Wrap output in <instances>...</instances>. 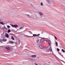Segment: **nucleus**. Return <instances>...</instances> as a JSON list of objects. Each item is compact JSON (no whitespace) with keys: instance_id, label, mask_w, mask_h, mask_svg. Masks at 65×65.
Returning a JSON list of instances; mask_svg holds the SVG:
<instances>
[{"instance_id":"f257e3e1","label":"nucleus","mask_w":65,"mask_h":65,"mask_svg":"<svg viewBox=\"0 0 65 65\" xmlns=\"http://www.w3.org/2000/svg\"><path fill=\"white\" fill-rule=\"evenodd\" d=\"M48 44L49 46L47 48V50L46 52H49L50 54H51V53H53V51H52V50L51 48V47L50 46V45H51V42L50 40H48Z\"/></svg>"},{"instance_id":"f03ea898","label":"nucleus","mask_w":65,"mask_h":65,"mask_svg":"<svg viewBox=\"0 0 65 65\" xmlns=\"http://www.w3.org/2000/svg\"><path fill=\"white\" fill-rule=\"evenodd\" d=\"M46 1L49 4H51L52 2V0H46Z\"/></svg>"},{"instance_id":"7ed1b4c3","label":"nucleus","mask_w":65,"mask_h":65,"mask_svg":"<svg viewBox=\"0 0 65 65\" xmlns=\"http://www.w3.org/2000/svg\"><path fill=\"white\" fill-rule=\"evenodd\" d=\"M10 25L12 27H14V28H18V26L17 25H13L10 24Z\"/></svg>"},{"instance_id":"20e7f679","label":"nucleus","mask_w":65,"mask_h":65,"mask_svg":"<svg viewBox=\"0 0 65 65\" xmlns=\"http://www.w3.org/2000/svg\"><path fill=\"white\" fill-rule=\"evenodd\" d=\"M39 48L40 49H43V47L41 45V44L39 45Z\"/></svg>"},{"instance_id":"39448f33","label":"nucleus","mask_w":65,"mask_h":65,"mask_svg":"<svg viewBox=\"0 0 65 65\" xmlns=\"http://www.w3.org/2000/svg\"><path fill=\"white\" fill-rule=\"evenodd\" d=\"M6 49H7V50H10V48L8 46H6Z\"/></svg>"},{"instance_id":"423d86ee","label":"nucleus","mask_w":65,"mask_h":65,"mask_svg":"<svg viewBox=\"0 0 65 65\" xmlns=\"http://www.w3.org/2000/svg\"><path fill=\"white\" fill-rule=\"evenodd\" d=\"M5 36L7 38H9V36H8V34H6L5 35Z\"/></svg>"},{"instance_id":"0eeeda50","label":"nucleus","mask_w":65,"mask_h":65,"mask_svg":"<svg viewBox=\"0 0 65 65\" xmlns=\"http://www.w3.org/2000/svg\"><path fill=\"white\" fill-rule=\"evenodd\" d=\"M31 57H32V58H35V57H36V55H32L31 56Z\"/></svg>"},{"instance_id":"6e6552de","label":"nucleus","mask_w":65,"mask_h":65,"mask_svg":"<svg viewBox=\"0 0 65 65\" xmlns=\"http://www.w3.org/2000/svg\"><path fill=\"white\" fill-rule=\"evenodd\" d=\"M39 14L41 16L42 15H43V14L42 12H39Z\"/></svg>"},{"instance_id":"1a4fd4ad","label":"nucleus","mask_w":65,"mask_h":65,"mask_svg":"<svg viewBox=\"0 0 65 65\" xmlns=\"http://www.w3.org/2000/svg\"><path fill=\"white\" fill-rule=\"evenodd\" d=\"M10 43L11 44H12L13 43H14V42H13L12 41H11L10 42Z\"/></svg>"},{"instance_id":"9d476101","label":"nucleus","mask_w":65,"mask_h":65,"mask_svg":"<svg viewBox=\"0 0 65 65\" xmlns=\"http://www.w3.org/2000/svg\"><path fill=\"white\" fill-rule=\"evenodd\" d=\"M24 27L23 26H22L20 28H19V29L20 30H21V29H23V28Z\"/></svg>"},{"instance_id":"9b49d317","label":"nucleus","mask_w":65,"mask_h":65,"mask_svg":"<svg viewBox=\"0 0 65 65\" xmlns=\"http://www.w3.org/2000/svg\"><path fill=\"white\" fill-rule=\"evenodd\" d=\"M3 41H6L7 40H6V39H3L2 40Z\"/></svg>"},{"instance_id":"f8f14e48","label":"nucleus","mask_w":65,"mask_h":65,"mask_svg":"<svg viewBox=\"0 0 65 65\" xmlns=\"http://www.w3.org/2000/svg\"><path fill=\"white\" fill-rule=\"evenodd\" d=\"M39 39H37V40H36V42H37V43H38V42H39Z\"/></svg>"},{"instance_id":"ddd939ff","label":"nucleus","mask_w":65,"mask_h":65,"mask_svg":"<svg viewBox=\"0 0 65 65\" xmlns=\"http://www.w3.org/2000/svg\"><path fill=\"white\" fill-rule=\"evenodd\" d=\"M55 43L56 44V46H58V42H56Z\"/></svg>"},{"instance_id":"4468645a","label":"nucleus","mask_w":65,"mask_h":65,"mask_svg":"<svg viewBox=\"0 0 65 65\" xmlns=\"http://www.w3.org/2000/svg\"><path fill=\"white\" fill-rule=\"evenodd\" d=\"M41 6H43V3H42V2H41Z\"/></svg>"},{"instance_id":"2eb2a0df","label":"nucleus","mask_w":65,"mask_h":65,"mask_svg":"<svg viewBox=\"0 0 65 65\" xmlns=\"http://www.w3.org/2000/svg\"><path fill=\"white\" fill-rule=\"evenodd\" d=\"M11 30L10 29H9L8 30V33H9V32H10Z\"/></svg>"},{"instance_id":"dca6fc26","label":"nucleus","mask_w":65,"mask_h":65,"mask_svg":"<svg viewBox=\"0 0 65 65\" xmlns=\"http://www.w3.org/2000/svg\"><path fill=\"white\" fill-rule=\"evenodd\" d=\"M11 38L13 40H14V37L13 36H12L11 37Z\"/></svg>"},{"instance_id":"f3484780","label":"nucleus","mask_w":65,"mask_h":65,"mask_svg":"<svg viewBox=\"0 0 65 65\" xmlns=\"http://www.w3.org/2000/svg\"><path fill=\"white\" fill-rule=\"evenodd\" d=\"M33 36H37V35L36 34H33Z\"/></svg>"},{"instance_id":"a211bd4d","label":"nucleus","mask_w":65,"mask_h":65,"mask_svg":"<svg viewBox=\"0 0 65 65\" xmlns=\"http://www.w3.org/2000/svg\"><path fill=\"white\" fill-rule=\"evenodd\" d=\"M62 52H63V53H64V52H65V51H64V50H63V49L62 50Z\"/></svg>"},{"instance_id":"6ab92c4d","label":"nucleus","mask_w":65,"mask_h":65,"mask_svg":"<svg viewBox=\"0 0 65 65\" xmlns=\"http://www.w3.org/2000/svg\"><path fill=\"white\" fill-rule=\"evenodd\" d=\"M26 15L27 16V17H29V18H30V16L28 14H26Z\"/></svg>"},{"instance_id":"aec40b11","label":"nucleus","mask_w":65,"mask_h":65,"mask_svg":"<svg viewBox=\"0 0 65 65\" xmlns=\"http://www.w3.org/2000/svg\"><path fill=\"white\" fill-rule=\"evenodd\" d=\"M60 2H64V1H63V0H60Z\"/></svg>"},{"instance_id":"412c9836","label":"nucleus","mask_w":65,"mask_h":65,"mask_svg":"<svg viewBox=\"0 0 65 65\" xmlns=\"http://www.w3.org/2000/svg\"><path fill=\"white\" fill-rule=\"evenodd\" d=\"M54 37L55 38V39H56V40H57V38L56 37V36H54Z\"/></svg>"},{"instance_id":"4be33fe9","label":"nucleus","mask_w":65,"mask_h":65,"mask_svg":"<svg viewBox=\"0 0 65 65\" xmlns=\"http://www.w3.org/2000/svg\"><path fill=\"white\" fill-rule=\"evenodd\" d=\"M57 51H60V49L59 48H57Z\"/></svg>"},{"instance_id":"5701e85b","label":"nucleus","mask_w":65,"mask_h":65,"mask_svg":"<svg viewBox=\"0 0 65 65\" xmlns=\"http://www.w3.org/2000/svg\"><path fill=\"white\" fill-rule=\"evenodd\" d=\"M7 26L8 28H10V26H9V25H8Z\"/></svg>"},{"instance_id":"b1692460","label":"nucleus","mask_w":65,"mask_h":65,"mask_svg":"<svg viewBox=\"0 0 65 65\" xmlns=\"http://www.w3.org/2000/svg\"><path fill=\"white\" fill-rule=\"evenodd\" d=\"M40 35V34H38V35H37V36H39Z\"/></svg>"},{"instance_id":"393cba45","label":"nucleus","mask_w":65,"mask_h":65,"mask_svg":"<svg viewBox=\"0 0 65 65\" xmlns=\"http://www.w3.org/2000/svg\"><path fill=\"white\" fill-rule=\"evenodd\" d=\"M28 37H33V36H28Z\"/></svg>"},{"instance_id":"a878e982","label":"nucleus","mask_w":65,"mask_h":65,"mask_svg":"<svg viewBox=\"0 0 65 65\" xmlns=\"http://www.w3.org/2000/svg\"><path fill=\"white\" fill-rule=\"evenodd\" d=\"M1 24L2 25H4V24H3V23L2 22V23H1Z\"/></svg>"},{"instance_id":"bb28decb","label":"nucleus","mask_w":65,"mask_h":65,"mask_svg":"<svg viewBox=\"0 0 65 65\" xmlns=\"http://www.w3.org/2000/svg\"><path fill=\"white\" fill-rule=\"evenodd\" d=\"M43 32H44V31H42V32L41 33V34H43Z\"/></svg>"},{"instance_id":"cd10ccee","label":"nucleus","mask_w":65,"mask_h":65,"mask_svg":"<svg viewBox=\"0 0 65 65\" xmlns=\"http://www.w3.org/2000/svg\"><path fill=\"white\" fill-rule=\"evenodd\" d=\"M25 36H27V37H28V36H27V35H25Z\"/></svg>"},{"instance_id":"c85d7f7f","label":"nucleus","mask_w":65,"mask_h":65,"mask_svg":"<svg viewBox=\"0 0 65 65\" xmlns=\"http://www.w3.org/2000/svg\"><path fill=\"white\" fill-rule=\"evenodd\" d=\"M1 23H2V22H0V24H1Z\"/></svg>"},{"instance_id":"c756f323","label":"nucleus","mask_w":65,"mask_h":65,"mask_svg":"<svg viewBox=\"0 0 65 65\" xmlns=\"http://www.w3.org/2000/svg\"><path fill=\"white\" fill-rule=\"evenodd\" d=\"M28 32H30V33H31V31H28Z\"/></svg>"},{"instance_id":"7c9ffc66","label":"nucleus","mask_w":65,"mask_h":65,"mask_svg":"<svg viewBox=\"0 0 65 65\" xmlns=\"http://www.w3.org/2000/svg\"><path fill=\"white\" fill-rule=\"evenodd\" d=\"M59 54H60V55H61V53H59Z\"/></svg>"},{"instance_id":"2f4dec72","label":"nucleus","mask_w":65,"mask_h":65,"mask_svg":"<svg viewBox=\"0 0 65 65\" xmlns=\"http://www.w3.org/2000/svg\"><path fill=\"white\" fill-rule=\"evenodd\" d=\"M46 41H46H47V40H46V41Z\"/></svg>"},{"instance_id":"473e14b6","label":"nucleus","mask_w":65,"mask_h":65,"mask_svg":"<svg viewBox=\"0 0 65 65\" xmlns=\"http://www.w3.org/2000/svg\"><path fill=\"white\" fill-rule=\"evenodd\" d=\"M30 33H31V34H32V32H31Z\"/></svg>"},{"instance_id":"72a5a7b5","label":"nucleus","mask_w":65,"mask_h":65,"mask_svg":"<svg viewBox=\"0 0 65 65\" xmlns=\"http://www.w3.org/2000/svg\"><path fill=\"white\" fill-rule=\"evenodd\" d=\"M38 59H39V57H38Z\"/></svg>"}]
</instances>
